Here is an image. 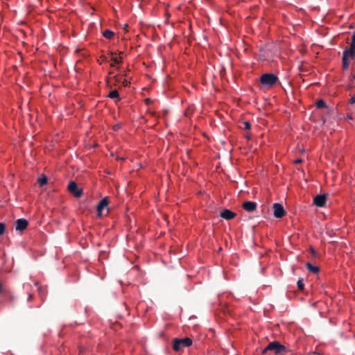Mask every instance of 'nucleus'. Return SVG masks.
<instances>
[{
  "instance_id": "nucleus-2",
  "label": "nucleus",
  "mask_w": 355,
  "mask_h": 355,
  "mask_svg": "<svg viewBox=\"0 0 355 355\" xmlns=\"http://www.w3.org/2000/svg\"><path fill=\"white\" fill-rule=\"evenodd\" d=\"M277 80V76L272 73H264L260 77L261 83L265 86L272 87L276 84Z\"/></svg>"
},
{
  "instance_id": "nucleus-19",
  "label": "nucleus",
  "mask_w": 355,
  "mask_h": 355,
  "mask_svg": "<svg viewBox=\"0 0 355 355\" xmlns=\"http://www.w3.org/2000/svg\"><path fill=\"white\" fill-rule=\"evenodd\" d=\"M297 287L299 288L300 291H303L304 288V284L303 283V279L301 278V279H299L297 282Z\"/></svg>"
},
{
  "instance_id": "nucleus-5",
  "label": "nucleus",
  "mask_w": 355,
  "mask_h": 355,
  "mask_svg": "<svg viewBox=\"0 0 355 355\" xmlns=\"http://www.w3.org/2000/svg\"><path fill=\"white\" fill-rule=\"evenodd\" d=\"M68 190L76 198H80L83 195V189H78L77 184L73 181H71L69 182L68 185Z\"/></svg>"
},
{
  "instance_id": "nucleus-8",
  "label": "nucleus",
  "mask_w": 355,
  "mask_h": 355,
  "mask_svg": "<svg viewBox=\"0 0 355 355\" xmlns=\"http://www.w3.org/2000/svg\"><path fill=\"white\" fill-rule=\"evenodd\" d=\"M327 202V195H317L313 199V203L318 207H323L324 206Z\"/></svg>"
},
{
  "instance_id": "nucleus-21",
  "label": "nucleus",
  "mask_w": 355,
  "mask_h": 355,
  "mask_svg": "<svg viewBox=\"0 0 355 355\" xmlns=\"http://www.w3.org/2000/svg\"><path fill=\"white\" fill-rule=\"evenodd\" d=\"M242 125L243 126L241 128H243L244 130H250L251 128V125L248 121L242 122Z\"/></svg>"
},
{
  "instance_id": "nucleus-3",
  "label": "nucleus",
  "mask_w": 355,
  "mask_h": 355,
  "mask_svg": "<svg viewBox=\"0 0 355 355\" xmlns=\"http://www.w3.org/2000/svg\"><path fill=\"white\" fill-rule=\"evenodd\" d=\"M192 345V340L189 338H175L173 340V349L178 352L184 347H189Z\"/></svg>"
},
{
  "instance_id": "nucleus-11",
  "label": "nucleus",
  "mask_w": 355,
  "mask_h": 355,
  "mask_svg": "<svg viewBox=\"0 0 355 355\" xmlns=\"http://www.w3.org/2000/svg\"><path fill=\"white\" fill-rule=\"evenodd\" d=\"M220 217L226 220H231L236 216V214L229 209H224L220 212Z\"/></svg>"
},
{
  "instance_id": "nucleus-18",
  "label": "nucleus",
  "mask_w": 355,
  "mask_h": 355,
  "mask_svg": "<svg viewBox=\"0 0 355 355\" xmlns=\"http://www.w3.org/2000/svg\"><path fill=\"white\" fill-rule=\"evenodd\" d=\"M37 181L40 187H42L47 183V178L45 175H42V177L38 178Z\"/></svg>"
},
{
  "instance_id": "nucleus-28",
  "label": "nucleus",
  "mask_w": 355,
  "mask_h": 355,
  "mask_svg": "<svg viewBox=\"0 0 355 355\" xmlns=\"http://www.w3.org/2000/svg\"><path fill=\"white\" fill-rule=\"evenodd\" d=\"M353 78H354V79L355 80V75L354 76V77H353Z\"/></svg>"
},
{
  "instance_id": "nucleus-23",
  "label": "nucleus",
  "mask_w": 355,
  "mask_h": 355,
  "mask_svg": "<svg viewBox=\"0 0 355 355\" xmlns=\"http://www.w3.org/2000/svg\"><path fill=\"white\" fill-rule=\"evenodd\" d=\"M349 103H350L351 104H354V103H355V95H354V96H353L350 98V100H349Z\"/></svg>"
},
{
  "instance_id": "nucleus-17",
  "label": "nucleus",
  "mask_w": 355,
  "mask_h": 355,
  "mask_svg": "<svg viewBox=\"0 0 355 355\" xmlns=\"http://www.w3.org/2000/svg\"><path fill=\"white\" fill-rule=\"evenodd\" d=\"M110 54H111V55H112V58H111V60H112V62H112V63L110 64V66H111V67H114L115 64H119V63H120V62H121V59H122L121 58H113V57H112V55H113V53H112V52H111V53H110Z\"/></svg>"
},
{
  "instance_id": "nucleus-25",
  "label": "nucleus",
  "mask_w": 355,
  "mask_h": 355,
  "mask_svg": "<svg viewBox=\"0 0 355 355\" xmlns=\"http://www.w3.org/2000/svg\"><path fill=\"white\" fill-rule=\"evenodd\" d=\"M245 137L248 139H250V134H248V133H246V134H245Z\"/></svg>"
},
{
  "instance_id": "nucleus-22",
  "label": "nucleus",
  "mask_w": 355,
  "mask_h": 355,
  "mask_svg": "<svg viewBox=\"0 0 355 355\" xmlns=\"http://www.w3.org/2000/svg\"><path fill=\"white\" fill-rule=\"evenodd\" d=\"M6 290L5 287L0 283V294L6 293Z\"/></svg>"
},
{
  "instance_id": "nucleus-14",
  "label": "nucleus",
  "mask_w": 355,
  "mask_h": 355,
  "mask_svg": "<svg viewBox=\"0 0 355 355\" xmlns=\"http://www.w3.org/2000/svg\"><path fill=\"white\" fill-rule=\"evenodd\" d=\"M103 35L105 38L110 40V39H112V38L113 37V36H114V33H113L112 31H110V30H109V29H107V30H105V31L103 33Z\"/></svg>"
},
{
  "instance_id": "nucleus-4",
  "label": "nucleus",
  "mask_w": 355,
  "mask_h": 355,
  "mask_svg": "<svg viewBox=\"0 0 355 355\" xmlns=\"http://www.w3.org/2000/svg\"><path fill=\"white\" fill-rule=\"evenodd\" d=\"M355 59V51L345 49L343 53L342 64L344 69H347L349 67L348 59Z\"/></svg>"
},
{
  "instance_id": "nucleus-10",
  "label": "nucleus",
  "mask_w": 355,
  "mask_h": 355,
  "mask_svg": "<svg viewBox=\"0 0 355 355\" xmlns=\"http://www.w3.org/2000/svg\"><path fill=\"white\" fill-rule=\"evenodd\" d=\"M243 208L249 212L254 211L257 208V203L252 201H246L243 204Z\"/></svg>"
},
{
  "instance_id": "nucleus-9",
  "label": "nucleus",
  "mask_w": 355,
  "mask_h": 355,
  "mask_svg": "<svg viewBox=\"0 0 355 355\" xmlns=\"http://www.w3.org/2000/svg\"><path fill=\"white\" fill-rule=\"evenodd\" d=\"M109 200L107 198L102 199L97 205L98 216L101 215L102 211L108 206Z\"/></svg>"
},
{
  "instance_id": "nucleus-1",
  "label": "nucleus",
  "mask_w": 355,
  "mask_h": 355,
  "mask_svg": "<svg viewBox=\"0 0 355 355\" xmlns=\"http://www.w3.org/2000/svg\"><path fill=\"white\" fill-rule=\"evenodd\" d=\"M268 351H273L276 354H281L286 351V347L277 341L270 343L268 346L263 349L262 354H265Z\"/></svg>"
},
{
  "instance_id": "nucleus-24",
  "label": "nucleus",
  "mask_w": 355,
  "mask_h": 355,
  "mask_svg": "<svg viewBox=\"0 0 355 355\" xmlns=\"http://www.w3.org/2000/svg\"><path fill=\"white\" fill-rule=\"evenodd\" d=\"M302 162V160L301 159H297L296 160L294 161V163L295 164H300Z\"/></svg>"
},
{
  "instance_id": "nucleus-26",
  "label": "nucleus",
  "mask_w": 355,
  "mask_h": 355,
  "mask_svg": "<svg viewBox=\"0 0 355 355\" xmlns=\"http://www.w3.org/2000/svg\"><path fill=\"white\" fill-rule=\"evenodd\" d=\"M114 78H115V80H116V81H119V80H118V77H117V76H114Z\"/></svg>"
},
{
  "instance_id": "nucleus-12",
  "label": "nucleus",
  "mask_w": 355,
  "mask_h": 355,
  "mask_svg": "<svg viewBox=\"0 0 355 355\" xmlns=\"http://www.w3.org/2000/svg\"><path fill=\"white\" fill-rule=\"evenodd\" d=\"M306 268L311 272L318 273L319 272V268L318 266H313L311 263L307 262L306 263Z\"/></svg>"
},
{
  "instance_id": "nucleus-16",
  "label": "nucleus",
  "mask_w": 355,
  "mask_h": 355,
  "mask_svg": "<svg viewBox=\"0 0 355 355\" xmlns=\"http://www.w3.org/2000/svg\"><path fill=\"white\" fill-rule=\"evenodd\" d=\"M315 106L318 109L327 107L326 103L322 99L317 101L315 103Z\"/></svg>"
},
{
  "instance_id": "nucleus-13",
  "label": "nucleus",
  "mask_w": 355,
  "mask_h": 355,
  "mask_svg": "<svg viewBox=\"0 0 355 355\" xmlns=\"http://www.w3.org/2000/svg\"><path fill=\"white\" fill-rule=\"evenodd\" d=\"M107 96L110 98H117V101L120 100L119 94L117 90H112L111 91Z\"/></svg>"
},
{
  "instance_id": "nucleus-27",
  "label": "nucleus",
  "mask_w": 355,
  "mask_h": 355,
  "mask_svg": "<svg viewBox=\"0 0 355 355\" xmlns=\"http://www.w3.org/2000/svg\"><path fill=\"white\" fill-rule=\"evenodd\" d=\"M123 84H124V85H128V81L126 80H125L124 82H123Z\"/></svg>"
},
{
  "instance_id": "nucleus-6",
  "label": "nucleus",
  "mask_w": 355,
  "mask_h": 355,
  "mask_svg": "<svg viewBox=\"0 0 355 355\" xmlns=\"http://www.w3.org/2000/svg\"><path fill=\"white\" fill-rule=\"evenodd\" d=\"M274 216L277 218H282L285 214L286 211L283 206L279 203L273 204Z\"/></svg>"
},
{
  "instance_id": "nucleus-15",
  "label": "nucleus",
  "mask_w": 355,
  "mask_h": 355,
  "mask_svg": "<svg viewBox=\"0 0 355 355\" xmlns=\"http://www.w3.org/2000/svg\"><path fill=\"white\" fill-rule=\"evenodd\" d=\"M345 49L350 51H355V32L353 33L352 37V42L349 48H346Z\"/></svg>"
},
{
  "instance_id": "nucleus-7",
  "label": "nucleus",
  "mask_w": 355,
  "mask_h": 355,
  "mask_svg": "<svg viewBox=\"0 0 355 355\" xmlns=\"http://www.w3.org/2000/svg\"><path fill=\"white\" fill-rule=\"evenodd\" d=\"M28 222L24 218H19L15 221V230L22 232L27 228Z\"/></svg>"
},
{
  "instance_id": "nucleus-20",
  "label": "nucleus",
  "mask_w": 355,
  "mask_h": 355,
  "mask_svg": "<svg viewBox=\"0 0 355 355\" xmlns=\"http://www.w3.org/2000/svg\"><path fill=\"white\" fill-rule=\"evenodd\" d=\"M6 226L3 223H0V236L3 235L6 232Z\"/></svg>"
}]
</instances>
